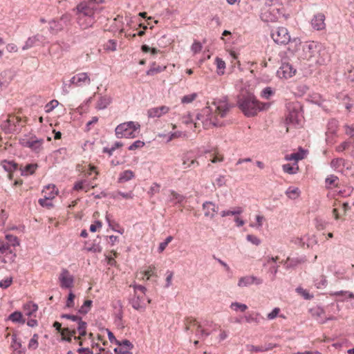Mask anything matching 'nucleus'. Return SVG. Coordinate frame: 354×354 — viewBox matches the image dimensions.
<instances>
[{"label":"nucleus","mask_w":354,"mask_h":354,"mask_svg":"<svg viewBox=\"0 0 354 354\" xmlns=\"http://www.w3.org/2000/svg\"><path fill=\"white\" fill-rule=\"evenodd\" d=\"M304 157H305V152L304 150H301L299 152L292 153L291 154L286 155L285 157V159L286 160H295L296 162H297V161L304 159ZM295 165H297V163H295Z\"/></svg>","instance_id":"7c9ffc66"},{"label":"nucleus","mask_w":354,"mask_h":354,"mask_svg":"<svg viewBox=\"0 0 354 354\" xmlns=\"http://www.w3.org/2000/svg\"><path fill=\"white\" fill-rule=\"evenodd\" d=\"M344 160L342 158H337L334 159L331 161V166L332 167L338 169L340 168L342 165H344Z\"/></svg>","instance_id":"338daca9"},{"label":"nucleus","mask_w":354,"mask_h":354,"mask_svg":"<svg viewBox=\"0 0 354 354\" xmlns=\"http://www.w3.org/2000/svg\"><path fill=\"white\" fill-rule=\"evenodd\" d=\"M140 125L138 122L130 121L120 124L115 128L118 138H134L140 132Z\"/></svg>","instance_id":"39448f33"},{"label":"nucleus","mask_w":354,"mask_h":354,"mask_svg":"<svg viewBox=\"0 0 354 354\" xmlns=\"http://www.w3.org/2000/svg\"><path fill=\"white\" fill-rule=\"evenodd\" d=\"M57 281L62 289L71 290L74 287L75 277L66 268H62L58 274Z\"/></svg>","instance_id":"ddd939ff"},{"label":"nucleus","mask_w":354,"mask_h":354,"mask_svg":"<svg viewBox=\"0 0 354 354\" xmlns=\"http://www.w3.org/2000/svg\"><path fill=\"white\" fill-rule=\"evenodd\" d=\"M1 165L8 172V176L10 178H12V172L17 169V165L12 161L3 160L1 162Z\"/></svg>","instance_id":"bb28decb"},{"label":"nucleus","mask_w":354,"mask_h":354,"mask_svg":"<svg viewBox=\"0 0 354 354\" xmlns=\"http://www.w3.org/2000/svg\"><path fill=\"white\" fill-rule=\"evenodd\" d=\"M169 106L162 105L160 106L152 107L147 111L149 118H160L167 114L169 111Z\"/></svg>","instance_id":"6ab92c4d"},{"label":"nucleus","mask_w":354,"mask_h":354,"mask_svg":"<svg viewBox=\"0 0 354 354\" xmlns=\"http://www.w3.org/2000/svg\"><path fill=\"white\" fill-rule=\"evenodd\" d=\"M321 46L315 41L305 42L302 44V50L299 56L305 60H311L315 58L319 52Z\"/></svg>","instance_id":"9b49d317"},{"label":"nucleus","mask_w":354,"mask_h":354,"mask_svg":"<svg viewBox=\"0 0 354 354\" xmlns=\"http://www.w3.org/2000/svg\"><path fill=\"white\" fill-rule=\"evenodd\" d=\"M71 83L75 86H83L91 84V78L87 73H80L71 79Z\"/></svg>","instance_id":"dca6fc26"},{"label":"nucleus","mask_w":354,"mask_h":354,"mask_svg":"<svg viewBox=\"0 0 354 354\" xmlns=\"http://www.w3.org/2000/svg\"><path fill=\"white\" fill-rule=\"evenodd\" d=\"M67 17L62 16L59 20H53L50 22V28L55 31H59L63 29L64 25L62 22L66 24V19Z\"/></svg>","instance_id":"cd10ccee"},{"label":"nucleus","mask_w":354,"mask_h":354,"mask_svg":"<svg viewBox=\"0 0 354 354\" xmlns=\"http://www.w3.org/2000/svg\"><path fill=\"white\" fill-rule=\"evenodd\" d=\"M92 304V301L91 300H86L84 302V304L81 306L80 309V312L82 313H86L88 310L90 309Z\"/></svg>","instance_id":"774afa93"},{"label":"nucleus","mask_w":354,"mask_h":354,"mask_svg":"<svg viewBox=\"0 0 354 354\" xmlns=\"http://www.w3.org/2000/svg\"><path fill=\"white\" fill-rule=\"evenodd\" d=\"M230 106L226 101L218 100L214 102L211 106H206L197 115V120L194 122L195 129L201 125L204 129H210L213 127H221L223 124L222 119L225 117Z\"/></svg>","instance_id":"f257e3e1"},{"label":"nucleus","mask_w":354,"mask_h":354,"mask_svg":"<svg viewBox=\"0 0 354 354\" xmlns=\"http://www.w3.org/2000/svg\"><path fill=\"white\" fill-rule=\"evenodd\" d=\"M261 280L254 277V276H245L241 277L238 282V286L241 288L247 287L252 284H260L261 283Z\"/></svg>","instance_id":"412c9836"},{"label":"nucleus","mask_w":354,"mask_h":354,"mask_svg":"<svg viewBox=\"0 0 354 354\" xmlns=\"http://www.w3.org/2000/svg\"><path fill=\"white\" fill-rule=\"evenodd\" d=\"M166 66H161L158 64H157L156 62H153L150 68L147 71V74L148 75H153L156 73H160L162 71H164L166 69Z\"/></svg>","instance_id":"72a5a7b5"},{"label":"nucleus","mask_w":354,"mask_h":354,"mask_svg":"<svg viewBox=\"0 0 354 354\" xmlns=\"http://www.w3.org/2000/svg\"><path fill=\"white\" fill-rule=\"evenodd\" d=\"M134 288V297L131 300V306L136 310L140 312H144L147 304H150L151 300L147 299L146 303V291L147 288L141 285H133Z\"/></svg>","instance_id":"423d86ee"},{"label":"nucleus","mask_w":354,"mask_h":354,"mask_svg":"<svg viewBox=\"0 0 354 354\" xmlns=\"http://www.w3.org/2000/svg\"><path fill=\"white\" fill-rule=\"evenodd\" d=\"M85 177H88L92 175L93 173L95 174V176L93 177V180L97 179V176L99 175V171L96 167L88 165V169L82 171Z\"/></svg>","instance_id":"e433bc0d"},{"label":"nucleus","mask_w":354,"mask_h":354,"mask_svg":"<svg viewBox=\"0 0 354 354\" xmlns=\"http://www.w3.org/2000/svg\"><path fill=\"white\" fill-rule=\"evenodd\" d=\"M160 185L157 183H153L150 187L148 194L151 196L154 195L160 192Z\"/></svg>","instance_id":"0e129e2a"},{"label":"nucleus","mask_w":354,"mask_h":354,"mask_svg":"<svg viewBox=\"0 0 354 354\" xmlns=\"http://www.w3.org/2000/svg\"><path fill=\"white\" fill-rule=\"evenodd\" d=\"M75 294L73 292L70 291L66 302V308H73L75 306Z\"/></svg>","instance_id":"09e8293b"},{"label":"nucleus","mask_w":354,"mask_h":354,"mask_svg":"<svg viewBox=\"0 0 354 354\" xmlns=\"http://www.w3.org/2000/svg\"><path fill=\"white\" fill-rule=\"evenodd\" d=\"M112 102V97L111 95H100L96 102L95 108L98 110L106 109Z\"/></svg>","instance_id":"5701e85b"},{"label":"nucleus","mask_w":354,"mask_h":354,"mask_svg":"<svg viewBox=\"0 0 354 354\" xmlns=\"http://www.w3.org/2000/svg\"><path fill=\"white\" fill-rule=\"evenodd\" d=\"M243 209L241 207H236L234 209V210H224L221 212V216L222 217H225L228 216H234L242 214Z\"/></svg>","instance_id":"c9c22d12"},{"label":"nucleus","mask_w":354,"mask_h":354,"mask_svg":"<svg viewBox=\"0 0 354 354\" xmlns=\"http://www.w3.org/2000/svg\"><path fill=\"white\" fill-rule=\"evenodd\" d=\"M59 104V102L56 100H53L50 102H49L46 106H45V111L46 113L51 112L55 107H57Z\"/></svg>","instance_id":"6e6d98bb"},{"label":"nucleus","mask_w":354,"mask_h":354,"mask_svg":"<svg viewBox=\"0 0 354 354\" xmlns=\"http://www.w3.org/2000/svg\"><path fill=\"white\" fill-rule=\"evenodd\" d=\"M203 209L204 210L205 216L210 218H212L214 216L218 210V207L216 205L210 201L205 202L203 204Z\"/></svg>","instance_id":"4be33fe9"},{"label":"nucleus","mask_w":354,"mask_h":354,"mask_svg":"<svg viewBox=\"0 0 354 354\" xmlns=\"http://www.w3.org/2000/svg\"><path fill=\"white\" fill-rule=\"evenodd\" d=\"M9 319L13 322L25 323V319L23 318V315L21 312L15 311L10 315Z\"/></svg>","instance_id":"4c0bfd02"},{"label":"nucleus","mask_w":354,"mask_h":354,"mask_svg":"<svg viewBox=\"0 0 354 354\" xmlns=\"http://www.w3.org/2000/svg\"><path fill=\"white\" fill-rule=\"evenodd\" d=\"M283 171L289 174H294L297 172L299 170V167L296 165V167H293L290 164H285L282 166Z\"/></svg>","instance_id":"79ce46f5"},{"label":"nucleus","mask_w":354,"mask_h":354,"mask_svg":"<svg viewBox=\"0 0 354 354\" xmlns=\"http://www.w3.org/2000/svg\"><path fill=\"white\" fill-rule=\"evenodd\" d=\"M38 41H39V39L37 38L36 36L32 37H29L26 40L24 46L22 47V49L24 50H27V49L34 46L35 44H36V42Z\"/></svg>","instance_id":"a18cd8bd"},{"label":"nucleus","mask_w":354,"mask_h":354,"mask_svg":"<svg viewBox=\"0 0 354 354\" xmlns=\"http://www.w3.org/2000/svg\"><path fill=\"white\" fill-rule=\"evenodd\" d=\"M272 37L276 43L279 44H288L290 39L289 32L284 27H279L272 33Z\"/></svg>","instance_id":"2eb2a0df"},{"label":"nucleus","mask_w":354,"mask_h":354,"mask_svg":"<svg viewBox=\"0 0 354 354\" xmlns=\"http://www.w3.org/2000/svg\"><path fill=\"white\" fill-rule=\"evenodd\" d=\"M135 177V174L130 169L125 170L120 174L118 182L120 183L127 182Z\"/></svg>","instance_id":"c85d7f7f"},{"label":"nucleus","mask_w":354,"mask_h":354,"mask_svg":"<svg viewBox=\"0 0 354 354\" xmlns=\"http://www.w3.org/2000/svg\"><path fill=\"white\" fill-rule=\"evenodd\" d=\"M337 182H338V178L334 175H331V176H328L326 179V185L327 187H329L331 185L337 186Z\"/></svg>","instance_id":"052dcab7"},{"label":"nucleus","mask_w":354,"mask_h":354,"mask_svg":"<svg viewBox=\"0 0 354 354\" xmlns=\"http://www.w3.org/2000/svg\"><path fill=\"white\" fill-rule=\"evenodd\" d=\"M353 191V188L352 187L346 186V187H344L342 189H340L339 191V194L341 196L346 197V196H351Z\"/></svg>","instance_id":"bf43d9fd"},{"label":"nucleus","mask_w":354,"mask_h":354,"mask_svg":"<svg viewBox=\"0 0 354 354\" xmlns=\"http://www.w3.org/2000/svg\"><path fill=\"white\" fill-rule=\"evenodd\" d=\"M215 64L216 65V73L218 75H223L225 73V62L218 57L215 58Z\"/></svg>","instance_id":"2f4dec72"},{"label":"nucleus","mask_w":354,"mask_h":354,"mask_svg":"<svg viewBox=\"0 0 354 354\" xmlns=\"http://www.w3.org/2000/svg\"><path fill=\"white\" fill-rule=\"evenodd\" d=\"M23 309L26 315L30 317L33 315V313L37 312L38 310V306L33 302L30 301L24 305Z\"/></svg>","instance_id":"c756f323"},{"label":"nucleus","mask_w":354,"mask_h":354,"mask_svg":"<svg viewBox=\"0 0 354 354\" xmlns=\"http://www.w3.org/2000/svg\"><path fill=\"white\" fill-rule=\"evenodd\" d=\"M265 220L266 219H265L263 216H262V215H257L256 216L257 223H250V226L252 227L260 228L263 225V223Z\"/></svg>","instance_id":"3c124183"},{"label":"nucleus","mask_w":354,"mask_h":354,"mask_svg":"<svg viewBox=\"0 0 354 354\" xmlns=\"http://www.w3.org/2000/svg\"><path fill=\"white\" fill-rule=\"evenodd\" d=\"M224 160V156L217 149L214 151L213 154L212 155V158L210 161L212 163L221 162Z\"/></svg>","instance_id":"ea45409f"},{"label":"nucleus","mask_w":354,"mask_h":354,"mask_svg":"<svg viewBox=\"0 0 354 354\" xmlns=\"http://www.w3.org/2000/svg\"><path fill=\"white\" fill-rule=\"evenodd\" d=\"M78 24L84 29L91 26L94 22V17H90L87 16H82L80 13L77 12V17Z\"/></svg>","instance_id":"b1692460"},{"label":"nucleus","mask_w":354,"mask_h":354,"mask_svg":"<svg viewBox=\"0 0 354 354\" xmlns=\"http://www.w3.org/2000/svg\"><path fill=\"white\" fill-rule=\"evenodd\" d=\"M43 138H39L35 135L24 136L20 139V144L29 148L32 152L39 153L44 150Z\"/></svg>","instance_id":"1a4fd4ad"},{"label":"nucleus","mask_w":354,"mask_h":354,"mask_svg":"<svg viewBox=\"0 0 354 354\" xmlns=\"http://www.w3.org/2000/svg\"><path fill=\"white\" fill-rule=\"evenodd\" d=\"M9 336H11L12 337V342H11V348H19L22 346L21 340L17 337V334L16 333H13L12 334H10V333H7L6 335V338H8Z\"/></svg>","instance_id":"473e14b6"},{"label":"nucleus","mask_w":354,"mask_h":354,"mask_svg":"<svg viewBox=\"0 0 354 354\" xmlns=\"http://www.w3.org/2000/svg\"><path fill=\"white\" fill-rule=\"evenodd\" d=\"M238 104L244 115L248 117L254 116L260 111L268 108V104L259 102L252 94L240 97Z\"/></svg>","instance_id":"7ed1b4c3"},{"label":"nucleus","mask_w":354,"mask_h":354,"mask_svg":"<svg viewBox=\"0 0 354 354\" xmlns=\"http://www.w3.org/2000/svg\"><path fill=\"white\" fill-rule=\"evenodd\" d=\"M104 3V0H88L80 3L77 6V11L82 16L93 17L95 11L98 9V5Z\"/></svg>","instance_id":"9d476101"},{"label":"nucleus","mask_w":354,"mask_h":354,"mask_svg":"<svg viewBox=\"0 0 354 354\" xmlns=\"http://www.w3.org/2000/svg\"><path fill=\"white\" fill-rule=\"evenodd\" d=\"M185 197L179 194L174 190L171 191L170 201H176V203H181L184 201Z\"/></svg>","instance_id":"49530a36"},{"label":"nucleus","mask_w":354,"mask_h":354,"mask_svg":"<svg viewBox=\"0 0 354 354\" xmlns=\"http://www.w3.org/2000/svg\"><path fill=\"white\" fill-rule=\"evenodd\" d=\"M62 317L73 322L72 324L64 328H62V324L58 322H55L53 324L55 329L61 333L62 339L71 342L73 338L74 340L78 341L80 346L84 344L85 338L84 339V337L86 334V322L82 321V318L78 315H75L64 314L62 315Z\"/></svg>","instance_id":"f03ea898"},{"label":"nucleus","mask_w":354,"mask_h":354,"mask_svg":"<svg viewBox=\"0 0 354 354\" xmlns=\"http://www.w3.org/2000/svg\"><path fill=\"white\" fill-rule=\"evenodd\" d=\"M145 146V142L141 140H136L129 147V150L134 151L138 149H141Z\"/></svg>","instance_id":"e2e57ef3"},{"label":"nucleus","mask_w":354,"mask_h":354,"mask_svg":"<svg viewBox=\"0 0 354 354\" xmlns=\"http://www.w3.org/2000/svg\"><path fill=\"white\" fill-rule=\"evenodd\" d=\"M198 96L196 93H193L189 95H186L181 98V102L183 104H189L194 101Z\"/></svg>","instance_id":"37998d69"},{"label":"nucleus","mask_w":354,"mask_h":354,"mask_svg":"<svg viewBox=\"0 0 354 354\" xmlns=\"http://www.w3.org/2000/svg\"><path fill=\"white\" fill-rule=\"evenodd\" d=\"M286 196L290 199H296L300 195V190L297 187H290L286 192Z\"/></svg>","instance_id":"f704fd0d"},{"label":"nucleus","mask_w":354,"mask_h":354,"mask_svg":"<svg viewBox=\"0 0 354 354\" xmlns=\"http://www.w3.org/2000/svg\"><path fill=\"white\" fill-rule=\"evenodd\" d=\"M230 308L234 311L245 312L248 309L247 305L239 302H233L230 305Z\"/></svg>","instance_id":"a19ab883"},{"label":"nucleus","mask_w":354,"mask_h":354,"mask_svg":"<svg viewBox=\"0 0 354 354\" xmlns=\"http://www.w3.org/2000/svg\"><path fill=\"white\" fill-rule=\"evenodd\" d=\"M202 48L203 46L201 43L198 41H195L191 46V50L194 55L200 53Z\"/></svg>","instance_id":"680f3d73"},{"label":"nucleus","mask_w":354,"mask_h":354,"mask_svg":"<svg viewBox=\"0 0 354 354\" xmlns=\"http://www.w3.org/2000/svg\"><path fill=\"white\" fill-rule=\"evenodd\" d=\"M26 124V117L18 115H8L7 119L1 123V127L6 133H12L20 131Z\"/></svg>","instance_id":"6e6552de"},{"label":"nucleus","mask_w":354,"mask_h":354,"mask_svg":"<svg viewBox=\"0 0 354 354\" xmlns=\"http://www.w3.org/2000/svg\"><path fill=\"white\" fill-rule=\"evenodd\" d=\"M325 16L322 13H318L312 19L311 24L313 27L317 30H321L325 28L326 24L324 23Z\"/></svg>","instance_id":"aec40b11"},{"label":"nucleus","mask_w":354,"mask_h":354,"mask_svg":"<svg viewBox=\"0 0 354 354\" xmlns=\"http://www.w3.org/2000/svg\"><path fill=\"white\" fill-rule=\"evenodd\" d=\"M141 273L143 274V279L146 278V280H149L151 277L156 274V267L153 265H151Z\"/></svg>","instance_id":"58836bf2"},{"label":"nucleus","mask_w":354,"mask_h":354,"mask_svg":"<svg viewBox=\"0 0 354 354\" xmlns=\"http://www.w3.org/2000/svg\"><path fill=\"white\" fill-rule=\"evenodd\" d=\"M182 168L188 170L199 166V162L192 151H187L181 156Z\"/></svg>","instance_id":"4468645a"},{"label":"nucleus","mask_w":354,"mask_h":354,"mask_svg":"<svg viewBox=\"0 0 354 354\" xmlns=\"http://www.w3.org/2000/svg\"><path fill=\"white\" fill-rule=\"evenodd\" d=\"M118 346L114 349L115 354H132L131 350L133 348V344L127 340L122 341L116 340Z\"/></svg>","instance_id":"a211bd4d"},{"label":"nucleus","mask_w":354,"mask_h":354,"mask_svg":"<svg viewBox=\"0 0 354 354\" xmlns=\"http://www.w3.org/2000/svg\"><path fill=\"white\" fill-rule=\"evenodd\" d=\"M95 185L91 183H88L86 179L77 181L73 187L75 191L84 190L86 192H88L90 189L94 188Z\"/></svg>","instance_id":"393cba45"},{"label":"nucleus","mask_w":354,"mask_h":354,"mask_svg":"<svg viewBox=\"0 0 354 354\" xmlns=\"http://www.w3.org/2000/svg\"><path fill=\"white\" fill-rule=\"evenodd\" d=\"M102 227V223L100 221L95 220L89 227V230L91 232L99 231Z\"/></svg>","instance_id":"603ef678"},{"label":"nucleus","mask_w":354,"mask_h":354,"mask_svg":"<svg viewBox=\"0 0 354 354\" xmlns=\"http://www.w3.org/2000/svg\"><path fill=\"white\" fill-rule=\"evenodd\" d=\"M6 239L8 243L0 240V254L4 255L2 260L4 263H12L15 261L16 254L10 249L11 246L15 247L19 245V241L16 236L6 234Z\"/></svg>","instance_id":"20e7f679"},{"label":"nucleus","mask_w":354,"mask_h":354,"mask_svg":"<svg viewBox=\"0 0 354 354\" xmlns=\"http://www.w3.org/2000/svg\"><path fill=\"white\" fill-rule=\"evenodd\" d=\"M173 240V237L171 236H169L166 238V239L165 240V241L162 242L160 243L159 245V247H158V252L160 253L162 252L165 248H167V246L168 245V244Z\"/></svg>","instance_id":"13d9d810"},{"label":"nucleus","mask_w":354,"mask_h":354,"mask_svg":"<svg viewBox=\"0 0 354 354\" xmlns=\"http://www.w3.org/2000/svg\"><path fill=\"white\" fill-rule=\"evenodd\" d=\"M296 69L289 63H283L277 71L280 78L288 79L295 75Z\"/></svg>","instance_id":"f3484780"},{"label":"nucleus","mask_w":354,"mask_h":354,"mask_svg":"<svg viewBox=\"0 0 354 354\" xmlns=\"http://www.w3.org/2000/svg\"><path fill=\"white\" fill-rule=\"evenodd\" d=\"M246 239L248 241L250 242L254 245H259L261 243L260 239L255 235L253 234H248L246 236Z\"/></svg>","instance_id":"4d7b16f0"},{"label":"nucleus","mask_w":354,"mask_h":354,"mask_svg":"<svg viewBox=\"0 0 354 354\" xmlns=\"http://www.w3.org/2000/svg\"><path fill=\"white\" fill-rule=\"evenodd\" d=\"M288 111L286 116V122L287 124H299L301 121L302 115L299 111L300 105L298 103H289L287 106Z\"/></svg>","instance_id":"f8f14e48"},{"label":"nucleus","mask_w":354,"mask_h":354,"mask_svg":"<svg viewBox=\"0 0 354 354\" xmlns=\"http://www.w3.org/2000/svg\"><path fill=\"white\" fill-rule=\"evenodd\" d=\"M57 193L58 190L54 185H48L42 190L44 198L47 199H53L57 195Z\"/></svg>","instance_id":"a878e982"},{"label":"nucleus","mask_w":354,"mask_h":354,"mask_svg":"<svg viewBox=\"0 0 354 354\" xmlns=\"http://www.w3.org/2000/svg\"><path fill=\"white\" fill-rule=\"evenodd\" d=\"M52 200L53 199H47L46 198H40L38 201V203L41 206L46 207L48 209H50L51 207H53Z\"/></svg>","instance_id":"864d4df0"},{"label":"nucleus","mask_w":354,"mask_h":354,"mask_svg":"<svg viewBox=\"0 0 354 354\" xmlns=\"http://www.w3.org/2000/svg\"><path fill=\"white\" fill-rule=\"evenodd\" d=\"M8 217V213L4 209H1L0 212V229L4 226Z\"/></svg>","instance_id":"69168bd1"},{"label":"nucleus","mask_w":354,"mask_h":354,"mask_svg":"<svg viewBox=\"0 0 354 354\" xmlns=\"http://www.w3.org/2000/svg\"><path fill=\"white\" fill-rule=\"evenodd\" d=\"M183 325L185 332L194 333L198 339H205L210 335V332L203 328L201 323L193 317H186L183 320Z\"/></svg>","instance_id":"0eeeda50"},{"label":"nucleus","mask_w":354,"mask_h":354,"mask_svg":"<svg viewBox=\"0 0 354 354\" xmlns=\"http://www.w3.org/2000/svg\"><path fill=\"white\" fill-rule=\"evenodd\" d=\"M37 168V164H28L25 166L23 172H25L26 175L32 174L35 173Z\"/></svg>","instance_id":"5fc2aeb1"},{"label":"nucleus","mask_w":354,"mask_h":354,"mask_svg":"<svg viewBox=\"0 0 354 354\" xmlns=\"http://www.w3.org/2000/svg\"><path fill=\"white\" fill-rule=\"evenodd\" d=\"M106 219L109 222V226L113 230V231L118 232L120 234H122L124 232V229L118 223H111L108 217L106 216Z\"/></svg>","instance_id":"de8ad7c7"},{"label":"nucleus","mask_w":354,"mask_h":354,"mask_svg":"<svg viewBox=\"0 0 354 354\" xmlns=\"http://www.w3.org/2000/svg\"><path fill=\"white\" fill-rule=\"evenodd\" d=\"M351 145V140L344 141L336 147V151L338 152H342L344 150L348 149Z\"/></svg>","instance_id":"8fccbe9b"},{"label":"nucleus","mask_w":354,"mask_h":354,"mask_svg":"<svg viewBox=\"0 0 354 354\" xmlns=\"http://www.w3.org/2000/svg\"><path fill=\"white\" fill-rule=\"evenodd\" d=\"M39 336L37 334H34L32 337L29 341L28 347L29 349L35 350L39 346L38 343Z\"/></svg>","instance_id":"c03bdc74"}]
</instances>
